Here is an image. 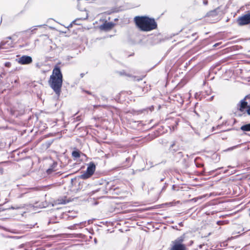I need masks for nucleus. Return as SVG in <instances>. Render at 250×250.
<instances>
[{
  "label": "nucleus",
  "instance_id": "nucleus-5",
  "mask_svg": "<svg viewBox=\"0 0 250 250\" xmlns=\"http://www.w3.org/2000/svg\"><path fill=\"white\" fill-rule=\"evenodd\" d=\"M96 169V166L93 163H90L88 165L86 171L81 175L83 179H87L90 177L94 173Z\"/></svg>",
  "mask_w": 250,
  "mask_h": 250
},
{
  "label": "nucleus",
  "instance_id": "nucleus-3",
  "mask_svg": "<svg viewBox=\"0 0 250 250\" xmlns=\"http://www.w3.org/2000/svg\"><path fill=\"white\" fill-rule=\"evenodd\" d=\"M20 33H16L14 34L11 37H8L2 40L0 42V49L8 50L14 47L15 42L14 40L15 37L18 36V34Z\"/></svg>",
  "mask_w": 250,
  "mask_h": 250
},
{
  "label": "nucleus",
  "instance_id": "nucleus-15",
  "mask_svg": "<svg viewBox=\"0 0 250 250\" xmlns=\"http://www.w3.org/2000/svg\"><path fill=\"white\" fill-rule=\"evenodd\" d=\"M4 66L6 67H10L11 66V63L9 62H6L4 63Z\"/></svg>",
  "mask_w": 250,
  "mask_h": 250
},
{
  "label": "nucleus",
  "instance_id": "nucleus-1",
  "mask_svg": "<svg viewBox=\"0 0 250 250\" xmlns=\"http://www.w3.org/2000/svg\"><path fill=\"white\" fill-rule=\"evenodd\" d=\"M63 82V76L60 66L57 64L53 69L48 83L50 87L57 95H60Z\"/></svg>",
  "mask_w": 250,
  "mask_h": 250
},
{
  "label": "nucleus",
  "instance_id": "nucleus-12",
  "mask_svg": "<svg viewBox=\"0 0 250 250\" xmlns=\"http://www.w3.org/2000/svg\"><path fill=\"white\" fill-rule=\"evenodd\" d=\"M218 15L217 9H214L208 12L207 14V16L208 17H214L217 16Z\"/></svg>",
  "mask_w": 250,
  "mask_h": 250
},
{
  "label": "nucleus",
  "instance_id": "nucleus-16",
  "mask_svg": "<svg viewBox=\"0 0 250 250\" xmlns=\"http://www.w3.org/2000/svg\"><path fill=\"white\" fill-rule=\"evenodd\" d=\"M83 91L88 95H93L92 94V92H91L90 91H88V90H83Z\"/></svg>",
  "mask_w": 250,
  "mask_h": 250
},
{
  "label": "nucleus",
  "instance_id": "nucleus-11",
  "mask_svg": "<svg viewBox=\"0 0 250 250\" xmlns=\"http://www.w3.org/2000/svg\"><path fill=\"white\" fill-rule=\"evenodd\" d=\"M81 155L86 156L85 154L82 153L77 148H73V150L72 152V156H80Z\"/></svg>",
  "mask_w": 250,
  "mask_h": 250
},
{
  "label": "nucleus",
  "instance_id": "nucleus-20",
  "mask_svg": "<svg viewBox=\"0 0 250 250\" xmlns=\"http://www.w3.org/2000/svg\"><path fill=\"white\" fill-rule=\"evenodd\" d=\"M49 171H50V169H48V170H47V172L48 173H49Z\"/></svg>",
  "mask_w": 250,
  "mask_h": 250
},
{
  "label": "nucleus",
  "instance_id": "nucleus-4",
  "mask_svg": "<svg viewBox=\"0 0 250 250\" xmlns=\"http://www.w3.org/2000/svg\"><path fill=\"white\" fill-rule=\"evenodd\" d=\"M250 106V96H246L237 104V108L241 112H244L248 107Z\"/></svg>",
  "mask_w": 250,
  "mask_h": 250
},
{
  "label": "nucleus",
  "instance_id": "nucleus-19",
  "mask_svg": "<svg viewBox=\"0 0 250 250\" xmlns=\"http://www.w3.org/2000/svg\"><path fill=\"white\" fill-rule=\"evenodd\" d=\"M21 33L23 34L25 33V31H22V32H21Z\"/></svg>",
  "mask_w": 250,
  "mask_h": 250
},
{
  "label": "nucleus",
  "instance_id": "nucleus-6",
  "mask_svg": "<svg viewBox=\"0 0 250 250\" xmlns=\"http://www.w3.org/2000/svg\"><path fill=\"white\" fill-rule=\"evenodd\" d=\"M237 22L239 26H243L250 24V13L239 17Z\"/></svg>",
  "mask_w": 250,
  "mask_h": 250
},
{
  "label": "nucleus",
  "instance_id": "nucleus-7",
  "mask_svg": "<svg viewBox=\"0 0 250 250\" xmlns=\"http://www.w3.org/2000/svg\"><path fill=\"white\" fill-rule=\"evenodd\" d=\"M182 239L174 241L171 250H186L185 246L182 244Z\"/></svg>",
  "mask_w": 250,
  "mask_h": 250
},
{
  "label": "nucleus",
  "instance_id": "nucleus-17",
  "mask_svg": "<svg viewBox=\"0 0 250 250\" xmlns=\"http://www.w3.org/2000/svg\"><path fill=\"white\" fill-rule=\"evenodd\" d=\"M247 112V113H248V115H250V106L249 107H248L246 109V111Z\"/></svg>",
  "mask_w": 250,
  "mask_h": 250
},
{
  "label": "nucleus",
  "instance_id": "nucleus-2",
  "mask_svg": "<svg viewBox=\"0 0 250 250\" xmlns=\"http://www.w3.org/2000/svg\"><path fill=\"white\" fill-rule=\"evenodd\" d=\"M134 22L136 27L142 31L148 32L157 28L155 19L147 16H136L134 18Z\"/></svg>",
  "mask_w": 250,
  "mask_h": 250
},
{
  "label": "nucleus",
  "instance_id": "nucleus-9",
  "mask_svg": "<svg viewBox=\"0 0 250 250\" xmlns=\"http://www.w3.org/2000/svg\"><path fill=\"white\" fill-rule=\"evenodd\" d=\"M18 62L21 64H28L32 62V59L30 56L24 55L19 59Z\"/></svg>",
  "mask_w": 250,
  "mask_h": 250
},
{
  "label": "nucleus",
  "instance_id": "nucleus-13",
  "mask_svg": "<svg viewBox=\"0 0 250 250\" xmlns=\"http://www.w3.org/2000/svg\"><path fill=\"white\" fill-rule=\"evenodd\" d=\"M240 129L243 131H250V123L241 126Z\"/></svg>",
  "mask_w": 250,
  "mask_h": 250
},
{
  "label": "nucleus",
  "instance_id": "nucleus-21",
  "mask_svg": "<svg viewBox=\"0 0 250 250\" xmlns=\"http://www.w3.org/2000/svg\"><path fill=\"white\" fill-rule=\"evenodd\" d=\"M62 204H65V201H64V202H62Z\"/></svg>",
  "mask_w": 250,
  "mask_h": 250
},
{
  "label": "nucleus",
  "instance_id": "nucleus-14",
  "mask_svg": "<svg viewBox=\"0 0 250 250\" xmlns=\"http://www.w3.org/2000/svg\"><path fill=\"white\" fill-rule=\"evenodd\" d=\"M51 144V143L47 142L42 144V149H47L49 148Z\"/></svg>",
  "mask_w": 250,
  "mask_h": 250
},
{
  "label": "nucleus",
  "instance_id": "nucleus-18",
  "mask_svg": "<svg viewBox=\"0 0 250 250\" xmlns=\"http://www.w3.org/2000/svg\"><path fill=\"white\" fill-rule=\"evenodd\" d=\"M220 44V43H216L214 45V46H217V45H218L219 44Z\"/></svg>",
  "mask_w": 250,
  "mask_h": 250
},
{
  "label": "nucleus",
  "instance_id": "nucleus-8",
  "mask_svg": "<svg viewBox=\"0 0 250 250\" xmlns=\"http://www.w3.org/2000/svg\"><path fill=\"white\" fill-rule=\"evenodd\" d=\"M115 26V23L112 22H107L105 21L104 22L100 25L99 28L104 31H109L111 30Z\"/></svg>",
  "mask_w": 250,
  "mask_h": 250
},
{
  "label": "nucleus",
  "instance_id": "nucleus-10",
  "mask_svg": "<svg viewBox=\"0 0 250 250\" xmlns=\"http://www.w3.org/2000/svg\"><path fill=\"white\" fill-rule=\"evenodd\" d=\"M180 149V146L179 145H177V143L176 141H174L172 142V144L170 146V151L171 152H175Z\"/></svg>",
  "mask_w": 250,
  "mask_h": 250
}]
</instances>
